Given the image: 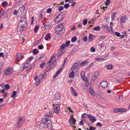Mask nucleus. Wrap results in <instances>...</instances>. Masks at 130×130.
Instances as JSON below:
<instances>
[{"label": "nucleus", "mask_w": 130, "mask_h": 130, "mask_svg": "<svg viewBox=\"0 0 130 130\" xmlns=\"http://www.w3.org/2000/svg\"><path fill=\"white\" fill-rule=\"evenodd\" d=\"M7 93L6 92H4L3 94V96L4 97V98H6L7 96Z\"/></svg>", "instance_id": "69168bd1"}, {"label": "nucleus", "mask_w": 130, "mask_h": 130, "mask_svg": "<svg viewBox=\"0 0 130 130\" xmlns=\"http://www.w3.org/2000/svg\"><path fill=\"white\" fill-rule=\"evenodd\" d=\"M126 15H124L120 19V20L121 23H125L126 20Z\"/></svg>", "instance_id": "412c9836"}, {"label": "nucleus", "mask_w": 130, "mask_h": 130, "mask_svg": "<svg viewBox=\"0 0 130 130\" xmlns=\"http://www.w3.org/2000/svg\"><path fill=\"white\" fill-rule=\"evenodd\" d=\"M53 127L52 122L48 118L43 119L42 121L39 125V128L41 129H44L45 128H51Z\"/></svg>", "instance_id": "f257e3e1"}, {"label": "nucleus", "mask_w": 130, "mask_h": 130, "mask_svg": "<svg viewBox=\"0 0 130 130\" xmlns=\"http://www.w3.org/2000/svg\"><path fill=\"white\" fill-rule=\"evenodd\" d=\"M79 62L78 61H76L72 65L71 68L72 70H73L75 69L78 66Z\"/></svg>", "instance_id": "dca6fc26"}, {"label": "nucleus", "mask_w": 130, "mask_h": 130, "mask_svg": "<svg viewBox=\"0 0 130 130\" xmlns=\"http://www.w3.org/2000/svg\"><path fill=\"white\" fill-rule=\"evenodd\" d=\"M51 37L50 36V34H47L46 35L45 38V39L46 40L48 41L49 39H50Z\"/></svg>", "instance_id": "c85d7f7f"}, {"label": "nucleus", "mask_w": 130, "mask_h": 130, "mask_svg": "<svg viewBox=\"0 0 130 130\" xmlns=\"http://www.w3.org/2000/svg\"><path fill=\"white\" fill-rule=\"evenodd\" d=\"M8 3L7 2L5 1L2 3L1 5L3 7H6L8 6Z\"/></svg>", "instance_id": "b1692460"}, {"label": "nucleus", "mask_w": 130, "mask_h": 130, "mask_svg": "<svg viewBox=\"0 0 130 130\" xmlns=\"http://www.w3.org/2000/svg\"><path fill=\"white\" fill-rule=\"evenodd\" d=\"M110 2V0H107L105 2V5L106 6L109 5Z\"/></svg>", "instance_id": "37998d69"}, {"label": "nucleus", "mask_w": 130, "mask_h": 130, "mask_svg": "<svg viewBox=\"0 0 130 130\" xmlns=\"http://www.w3.org/2000/svg\"><path fill=\"white\" fill-rule=\"evenodd\" d=\"M119 112H126V109L125 108H119Z\"/></svg>", "instance_id": "473e14b6"}, {"label": "nucleus", "mask_w": 130, "mask_h": 130, "mask_svg": "<svg viewBox=\"0 0 130 130\" xmlns=\"http://www.w3.org/2000/svg\"><path fill=\"white\" fill-rule=\"evenodd\" d=\"M62 67V66H61V67ZM63 68V67H62V68H60L56 72V74L54 75L53 76L54 78H55L62 71Z\"/></svg>", "instance_id": "f3484780"}, {"label": "nucleus", "mask_w": 130, "mask_h": 130, "mask_svg": "<svg viewBox=\"0 0 130 130\" xmlns=\"http://www.w3.org/2000/svg\"><path fill=\"white\" fill-rule=\"evenodd\" d=\"M90 94L93 96L95 95L94 90L91 87L89 88L88 89Z\"/></svg>", "instance_id": "a211bd4d"}, {"label": "nucleus", "mask_w": 130, "mask_h": 130, "mask_svg": "<svg viewBox=\"0 0 130 130\" xmlns=\"http://www.w3.org/2000/svg\"><path fill=\"white\" fill-rule=\"evenodd\" d=\"M26 18L24 17H23L21 18L20 21L18 25L24 27L26 25Z\"/></svg>", "instance_id": "39448f33"}, {"label": "nucleus", "mask_w": 130, "mask_h": 130, "mask_svg": "<svg viewBox=\"0 0 130 130\" xmlns=\"http://www.w3.org/2000/svg\"><path fill=\"white\" fill-rule=\"evenodd\" d=\"M4 87L6 89H9L10 88V86L8 84L5 85Z\"/></svg>", "instance_id": "6e6d98bb"}, {"label": "nucleus", "mask_w": 130, "mask_h": 130, "mask_svg": "<svg viewBox=\"0 0 130 130\" xmlns=\"http://www.w3.org/2000/svg\"><path fill=\"white\" fill-rule=\"evenodd\" d=\"M38 28L39 27L38 26H36L34 29V32L35 33H36L37 32L38 30Z\"/></svg>", "instance_id": "79ce46f5"}, {"label": "nucleus", "mask_w": 130, "mask_h": 130, "mask_svg": "<svg viewBox=\"0 0 130 130\" xmlns=\"http://www.w3.org/2000/svg\"><path fill=\"white\" fill-rule=\"evenodd\" d=\"M16 57L17 58L16 60L18 62H19L20 60L24 58L23 54L20 53H17L16 55Z\"/></svg>", "instance_id": "9b49d317"}, {"label": "nucleus", "mask_w": 130, "mask_h": 130, "mask_svg": "<svg viewBox=\"0 0 130 130\" xmlns=\"http://www.w3.org/2000/svg\"><path fill=\"white\" fill-rule=\"evenodd\" d=\"M65 13V12H61L56 17L54 20L55 22L56 23H59L63 19L64 17V15L63 13Z\"/></svg>", "instance_id": "20e7f679"}, {"label": "nucleus", "mask_w": 130, "mask_h": 130, "mask_svg": "<svg viewBox=\"0 0 130 130\" xmlns=\"http://www.w3.org/2000/svg\"><path fill=\"white\" fill-rule=\"evenodd\" d=\"M94 37V36L92 35L91 34H90L89 35L88 37V41H89L91 42L92 40Z\"/></svg>", "instance_id": "4be33fe9"}, {"label": "nucleus", "mask_w": 130, "mask_h": 130, "mask_svg": "<svg viewBox=\"0 0 130 130\" xmlns=\"http://www.w3.org/2000/svg\"><path fill=\"white\" fill-rule=\"evenodd\" d=\"M104 98V96L103 93H102L99 96V98L101 100L102 99Z\"/></svg>", "instance_id": "3c124183"}, {"label": "nucleus", "mask_w": 130, "mask_h": 130, "mask_svg": "<svg viewBox=\"0 0 130 130\" xmlns=\"http://www.w3.org/2000/svg\"><path fill=\"white\" fill-rule=\"evenodd\" d=\"M32 53L33 54L36 55L39 53V50L37 49H34L33 50Z\"/></svg>", "instance_id": "a878e982"}, {"label": "nucleus", "mask_w": 130, "mask_h": 130, "mask_svg": "<svg viewBox=\"0 0 130 130\" xmlns=\"http://www.w3.org/2000/svg\"><path fill=\"white\" fill-rule=\"evenodd\" d=\"M83 40L84 41H86L87 40V37H84L83 38Z\"/></svg>", "instance_id": "e2e57ef3"}, {"label": "nucleus", "mask_w": 130, "mask_h": 130, "mask_svg": "<svg viewBox=\"0 0 130 130\" xmlns=\"http://www.w3.org/2000/svg\"><path fill=\"white\" fill-rule=\"evenodd\" d=\"M54 58V56H52V57L50 59V60L48 62H50V63H51L52 62V61L53 60V58Z\"/></svg>", "instance_id": "680f3d73"}, {"label": "nucleus", "mask_w": 130, "mask_h": 130, "mask_svg": "<svg viewBox=\"0 0 130 130\" xmlns=\"http://www.w3.org/2000/svg\"><path fill=\"white\" fill-rule=\"evenodd\" d=\"M25 68H27L28 67L29 65V63H25L24 65H23Z\"/></svg>", "instance_id": "a19ab883"}, {"label": "nucleus", "mask_w": 130, "mask_h": 130, "mask_svg": "<svg viewBox=\"0 0 130 130\" xmlns=\"http://www.w3.org/2000/svg\"><path fill=\"white\" fill-rule=\"evenodd\" d=\"M25 120V119L24 117H19L17 121L16 127H18L21 126L22 123L24 122Z\"/></svg>", "instance_id": "423d86ee"}, {"label": "nucleus", "mask_w": 130, "mask_h": 130, "mask_svg": "<svg viewBox=\"0 0 130 130\" xmlns=\"http://www.w3.org/2000/svg\"><path fill=\"white\" fill-rule=\"evenodd\" d=\"M119 108H115L113 109V111L115 113L119 112Z\"/></svg>", "instance_id": "c9c22d12"}, {"label": "nucleus", "mask_w": 130, "mask_h": 130, "mask_svg": "<svg viewBox=\"0 0 130 130\" xmlns=\"http://www.w3.org/2000/svg\"><path fill=\"white\" fill-rule=\"evenodd\" d=\"M112 26H110V27H109L108 25H107L106 28H105V29L107 31H111L112 30Z\"/></svg>", "instance_id": "393cba45"}, {"label": "nucleus", "mask_w": 130, "mask_h": 130, "mask_svg": "<svg viewBox=\"0 0 130 130\" xmlns=\"http://www.w3.org/2000/svg\"><path fill=\"white\" fill-rule=\"evenodd\" d=\"M115 34L116 36L118 37H120L121 38V35H120V34L118 32H115Z\"/></svg>", "instance_id": "c03bdc74"}, {"label": "nucleus", "mask_w": 130, "mask_h": 130, "mask_svg": "<svg viewBox=\"0 0 130 130\" xmlns=\"http://www.w3.org/2000/svg\"><path fill=\"white\" fill-rule=\"evenodd\" d=\"M87 19H84L83 22V23L84 24V25H85L87 23Z\"/></svg>", "instance_id": "5fc2aeb1"}, {"label": "nucleus", "mask_w": 130, "mask_h": 130, "mask_svg": "<svg viewBox=\"0 0 130 130\" xmlns=\"http://www.w3.org/2000/svg\"><path fill=\"white\" fill-rule=\"evenodd\" d=\"M25 9L24 6H23L20 7L18 9V10L21 12H24Z\"/></svg>", "instance_id": "5701e85b"}, {"label": "nucleus", "mask_w": 130, "mask_h": 130, "mask_svg": "<svg viewBox=\"0 0 130 130\" xmlns=\"http://www.w3.org/2000/svg\"><path fill=\"white\" fill-rule=\"evenodd\" d=\"M46 71L43 74H40L38 77L37 76H36L34 78L35 80H36V85H38L40 83V79L42 80L45 78L47 76V74L46 73Z\"/></svg>", "instance_id": "7ed1b4c3"}, {"label": "nucleus", "mask_w": 130, "mask_h": 130, "mask_svg": "<svg viewBox=\"0 0 130 130\" xmlns=\"http://www.w3.org/2000/svg\"><path fill=\"white\" fill-rule=\"evenodd\" d=\"M60 106L59 104H56L54 106V110L55 112L57 114H58L60 110Z\"/></svg>", "instance_id": "f8f14e48"}, {"label": "nucleus", "mask_w": 130, "mask_h": 130, "mask_svg": "<svg viewBox=\"0 0 130 130\" xmlns=\"http://www.w3.org/2000/svg\"><path fill=\"white\" fill-rule=\"evenodd\" d=\"M106 67L107 68L108 70H111L112 68V65L111 64L106 65Z\"/></svg>", "instance_id": "72a5a7b5"}, {"label": "nucleus", "mask_w": 130, "mask_h": 130, "mask_svg": "<svg viewBox=\"0 0 130 130\" xmlns=\"http://www.w3.org/2000/svg\"><path fill=\"white\" fill-rule=\"evenodd\" d=\"M70 42L69 41H67L64 44V45L66 46H68L70 44Z\"/></svg>", "instance_id": "8fccbe9b"}, {"label": "nucleus", "mask_w": 130, "mask_h": 130, "mask_svg": "<svg viewBox=\"0 0 130 130\" xmlns=\"http://www.w3.org/2000/svg\"><path fill=\"white\" fill-rule=\"evenodd\" d=\"M76 122V121L72 117H71L69 121V122L71 125L70 126H72V127H76L75 126H73V125H75Z\"/></svg>", "instance_id": "ddd939ff"}, {"label": "nucleus", "mask_w": 130, "mask_h": 130, "mask_svg": "<svg viewBox=\"0 0 130 130\" xmlns=\"http://www.w3.org/2000/svg\"><path fill=\"white\" fill-rule=\"evenodd\" d=\"M80 74L82 78L84 77L85 75V72L83 71H81Z\"/></svg>", "instance_id": "de8ad7c7"}, {"label": "nucleus", "mask_w": 130, "mask_h": 130, "mask_svg": "<svg viewBox=\"0 0 130 130\" xmlns=\"http://www.w3.org/2000/svg\"><path fill=\"white\" fill-rule=\"evenodd\" d=\"M16 94V92L15 91H13L12 93V94L11 96V97L13 98L15 96Z\"/></svg>", "instance_id": "ea45409f"}, {"label": "nucleus", "mask_w": 130, "mask_h": 130, "mask_svg": "<svg viewBox=\"0 0 130 130\" xmlns=\"http://www.w3.org/2000/svg\"><path fill=\"white\" fill-rule=\"evenodd\" d=\"M67 46L64 45V44H62L60 46V51L58 52V55L61 56L63 54L64 52L63 50Z\"/></svg>", "instance_id": "6e6552de"}, {"label": "nucleus", "mask_w": 130, "mask_h": 130, "mask_svg": "<svg viewBox=\"0 0 130 130\" xmlns=\"http://www.w3.org/2000/svg\"><path fill=\"white\" fill-rule=\"evenodd\" d=\"M119 100L120 101H122L123 99V96L122 95H119L118 96Z\"/></svg>", "instance_id": "864d4df0"}, {"label": "nucleus", "mask_w": 130, "mask_h": 130, "mask_svg": "<svg viewBox=\"0 0 130 130\" xmlns=\"http://www.w3.org/2000/svg\"><path fill=\"white\" fill-rule=\"evenodd\" d=\"M117 12H113L111 16V20H114L115 19V15L116 14Z\"/></svg>", "instance_id": "bb28decb"}, {"label": "nucleus", "mask_w": 130, "mask_h": 130, "mask_svg": "<svg viewBox=\"0 0 130 130\" xmlns=\"http://www.w3.org/2000/svg\"><path fill=\"white\" fill-rule=\"evenodd\" d=\"M43 24L46 29H48L50 28L51 24L50 22H46L45 23H43Z\"/></svg>", "instance_id": "4468645a"}, {"label": "nucleus", "mask_w": 130, "mask_h": 130, "mask_svg": "<svg viewBox=\"0 0 130 130\" xmlns=\"http://www.w3.org/2000/svg\"><path fill=\"white\" fill-rule=\"evenodd\" d=\"M108 82L107 81H104L101 82L100 83V85L102 87L106 88L108 86Z\"/></svg>", "instance_id": "1a4fd4ad"}, {"label": "nucleus", "mask_w": 130, "mask_h": 130, "mask_svg": "<svg viewBox=\"0 0 130 130\" xmlns=\"http://www.w3.org/2000/svg\"><path fill=\"white\" fill-rule=\"evenodd\" d=\"M63 9V6H60L58 7V10L59 11H61Z\"/></svg>", "instance_id": "a18cd8bd"}, {"label": "nucleus", "mask_w": 130, "mask_h": 130, "mask_svg": "<svg viewBox=\"0 0 130 130\" xmlns=\"http://www.w3.org/2000/svg\"><path fill=\"white\" fill-rule=\"evenodd\" d=\"M87 61H83L80 64V66H83L86 64H87Z\"/></svg>", "instance_id": "4c0bfd02"}, {"label": "nucleus", "mask_w": 130, "mask_h": 130, "mask_svg": "<svg viewBox=\"0 0 130 130\" xmlns=\"http://www.w3.org/2000/svg\"><path fill=\"white\" fill-rule=\"evenodd\" d=\"M74 72L72 71L69 74V77L70 78H72L74 76Z\"/></svg>", "instance_id": "cd10ccee"}, {"label": "nucleus", "mask_w": 130, "mask_h": 130, "mask_svg": "<svg viewBox=\"0 0 130 130\" xmlns=\"http://www.w3.org/2000/svg\"><path fill=\"white\" fill-rule=\"evenodd\" d=\"M45 63H43L40 64V67L41 68L43 69L45 66Z\"/></svg>", "instance_id": "58836bf2"}, {"label": "nucleus", "mask_w": 130, "mask_h": 130, "mask_svg": "<svg viewBox=\"0 0 130 130\" xmlns=\"http://www.w3.org/2000/svg\"><path fill=\"white\" fill-rule=\"evenodd\" d=\"M82 78H83V80L85 81L86 82H88L87 79H86V78L85 77H83Z\"/></svg>", "instance_id": "338daca9"}, {"label": "nucleus", "mask_w": 130, "mask_h": 130, "mask_svg": "<svg viewBox=\"0 0 130 130\" xmlns=\"http://www.w3.org/2000/svg\"><path fill=\"white\" fill-rule=\"evenodd\" d=\"M38 48L39 49H42L43 48V46L42 44H41L38 46Z\"/></svg>", "instance_id": "09e8293b"}, {"label": "nucleus", "mask_w": 130, "mask_h": 130, "mask_svg": "<svg viewBox=\"0 0 130 130\" xmlns=\"http://www.w3.org/2000/svg\"><path fill=\"white\" fill-rule=\"evenodd\" d=\"M69 6V5L68 4H65L64 5V7L65 9H67Z\"/></svg>", "instance_id": "052dcab7"}, {"label": "nucleus", "mask_w": 130, "mask_h": 130, "mask_svg": "<svg viewBox=\"0 0 130 130\" xmlns=\"http://www.w3.org/2000/svg\"><path fill=\"white\" fill-rule=\"evenodd\" d=\"M67 109L68 110H69L70 112H73V111L72 110L71 108L70 107H68Z\"/></svg>", "instance_id": "0e129e2a"}, {"label": "nucleus", "mask_w": 130, "mask_h": 130, "mask_svg": "<svg viewBox=\"0 0 130 130\" xmlns=\"http://www.w3.org/2000/svg\"><path fill=\"white\" fill-rule=\"evenodd\" d=\"M24 29V27L18 25L17 30L18 32H19L21 33Z\"/></svg>", "instance_id": "2eb2a0df"}, {"label": "nucleus", "mask_w": 130, "mask_h": 130, "mask_svg": "<svg viewBox=\"0 0 130 130\" xmlns=\"http://www.w3.org/2000/svg\"><path fill=\"white\" fill-rule=\"evenodd\" d=\"M52 11V9L51 8H48L46 10V13H50Z\"/></svg>", "instance_id": "13d9d810"}, {"label": "nucleus", "mask_w": 130, "mask_h": 130, "mask_svg": "<svg viewBox=\"0 0 130 130\" xmlns=\"http://www.w3.org/2000/svg\"><path fill=\"white\" fill-rule=\"evenodd\" d=\"M63 23H60L56 26L55 28V30L59 35H61L65 32V30Z\"/></svg>", "instance_id": "f03ea898"}, {"label": "nucleus", "mask_w": 130, "mask_h": 130, "mask_svg": "<svg viewBox=\"0 0 130 130\" xmlns=\"http://www.w3.org/2000/svg\"><path fill=\"white\" fill-rule=\"evenodd\" d=\"M60 94L58 92L56 93L55 95L54 98L55 100H58L60 99Z\"/></svg>", "instance_id": "6ab92c4d"}, {"label": "nucleus", "mask_w": 130, "mask_h": 130, "mask_svg": "<svg viewBox=\"0 0 130 130\" xmlns=\"http://www.w3.org/2000/svg\"><path fill=\"white\" fill-rule=\"evenodd\" d=\"M90 50L92 52H94L95 51V49L94 47H91L90 48Z\"/></svg>", "instance_id": "603ef678"}, {"label": "nucleus", "mask_w": 130, "mask_h": 130, "mask_svg": "<svg viewBox=\"0 0 130 130\" xmlns=\"http://www.w3.org/2000/svg\"><path fill=\"white\" fill-rule=\"evenodd\" d=\"M100 29V27L99 26H96L94 27L93 29L94 30L96 31H99Z\"/></svg>", "instance_id": "2f4dec72"}, {"label": "nucleus", "mask_w": 130, "mask_h": 130, "mask_svg": "<svg viewBox=\"0 0 130 130\" xmlns=\"http://www.w3.org/2000/svg\"><path fill=\"white\" fill-rule=\"evenodd\" d=\"M41 57V56L40 55H38L36 56L35 59L36 60H38L39 59H40Z\"/></svg>", "instance_id": "49530a36"}, {"label": "nucleus", "mask_w": 130, "mask_h": 130, "mask_svg": "<svg viewBox=\"0 0 130 130\" xmlns=\"http://www.w3.org/2000/svg\"><path fill=\"white\" fill-rule=\"evenodd\" d=\"M77 38L76 37H73L71 39V41L73 42H75L77 40Z\"/></svg>", "instance_id": "e433bc0d"}, {"label": "nucleus", "mask_w": 130, "mask_h": 130, "mask_svg": "<svg viewBox=\"0 0 130 130\" xmlns=\"http://www.w3.org/2000/svg\"><path fill=\"white\" fill-rule=\"evenodd\" d=\"M88 118L92 123H93L96 120V119L91 115H89L88 116Z\"/></svg>", "instance_id": "aec40b11"}, {"label": "nucleus", "mask_w": 130, "mask_h": 130, "mask_svg": "<svg viewBox=\"0 0 130 130\" xmlns=\"http://www.w3.org/2000/svg\"><path fill=\"white\" fill-rule=\"evenodd\" d=\"M25 68L23 65H22L20 68V70L21 71H23L24 70Z\"/></svg>", "instance_id": "bf43d9fd"}, {"label": "nucleus", "mask_w": 130, "mask_h": 130, "mask_svg": "<svg viewBox=\"0 0 130 130\" xmlns=\"http://www.w3.org/2000/svg\"><path fill=\"white\" fill-rule=\"evenodd\" d=\"M72 92L73 94V95L74 96H77V94L76 92L75 91V90L72 91Z\"/></svg>", "instance_id": "4d7b16f0"}, {"label": "nucleus", "mask_w": 130, "mask_h": 130, "mask_svg": "<svg viewBox=\"0 0 130 130\" xmlns=\"http://www.w3.org/2000/svg\"><path fill=\"white\" fill-rule=\"evenodd\" d=\"M87 114L86 113L83 114L82 116V118L83 120H85V117L87 116Z\"/></svg>", "instance_id": "f704fd0d"}, {"label": "nucleus", "mask_w": 130, "mask_h": 130, "mask_svg": "<svg viewBox=\"0 0 130 130\" xmlns=\"http://www.w3.org/2000/svg\"><path fill=\"white\" fill-rule=\"evenodd\" d=\"M13 71L12 68H8L5 70L4 72L5 75H9Z\"/></svg>", "instance_id": "0eeeda50"}, {"label": "nucleus", "mask_w": 130, "mask_h": 130, "mask_svg": "<svg viewBox=\"0 0 130 130\" xmlns=\"http://www.w3.org/2000/svg\"><path fill=\"white\" fill-rule=\"evenodd\" d=\"M46 58V55H44L42 57H41L40 60L42 61H43L45 60Z\"/></svg>", "instance_id": "c756f323"}, {"label": "nucleus", "mask_w": 130, "mask_h": 130, "mask_svg": "<svg viewBox=\"0 0 130 130\" xmlns=\"http://www.w3.org/2000/svg\"><path fill=\"white\" fill-rule=\"evenodd\" d=\"M95 128L93 127L92 126L90 127V130H95Z\"/></svg>", "instance_id": "774afa93"}, {"label": "nucleus", "mask_w": 130, "mask_h": 130, "mask_svg": "<svg viewBox=\"0 0 130 130\" xmlns=\"http://www.w3.org/2000/svg\"><path fill=\"white\" fill-rule=\"evenodd\" d=\"M127 34L126 32L125 31H124L122 32V35H121V39H122L124 38V37L126 36Z\"/></svg>", "instance_id": "7c9ffc66"}, {"label": "nucleus", "mask_w": 130, "mask_h": 130, "mask_svg": "<svg viewBox=\"0 0 130 130\" xmlns=\"http://www.w3.org/2000/svg\"><path fill=\"white\" fill-rule=\"evenodd\" d=\"M100 74V73L99 72H95L93 75L91 79V80L92 82H94L95 80L97 78L98 75Z\"/></svg>", "instance_id": "9d476101"}]
</instances>
